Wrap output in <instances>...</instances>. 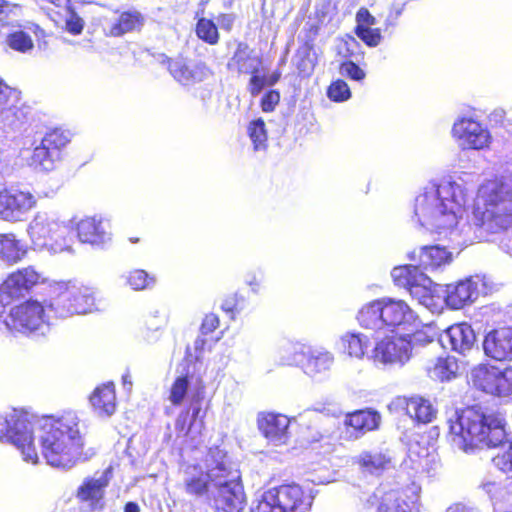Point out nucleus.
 Wrapping results in <instances>:
<instances>
[{
  "label": "nucleus",
  "mask_w": 512,
  "mask_h": 512,
  "mask_svg": "<svg viewBox=\"0 0 512 512\" xmlns=\"http://www.w3.org/2000/svg\"><path fill=\"white\" fill-rule=\"evenodd\" d=\"M460 437L464 448L480 445L496 446L501 442L504 425L499 413L488 412L481 405L464 407L457 417Z\"/></svg>",
  "instance_id": "nucleus-3"
},
{
  "label": "nucleus",
  "mask_w": 512,
  "mask_h": 512,
  "mask_svg": "<svg viewBox=\"0 0 512 512\" xmlns=\"http://www.w3.org/2000/svg\"><path fill=\"white\" fill-rule=\"evenodd\" d=\"M257 427L260 433L276 444L286 443L289 437L290 419L278 412L262 411L257 415Z\"/></svg>",
  "instance_id": "nucleus-18"
},
{
  "label": "nucleus",
  "mask_w": 512,
  "mask_h": 512,
  "mask_svg": "<svg viewBox=\"0 0 512 512\" xmlns=\"http://www.w3.org/2000/svg\"><path fill=\"white\" fill-rule=\"evenodd\" d=\"M390 460L382 453L365 452L360 455L358 464L369 473H379L383 471Z\"/></svg>",
  "instance_id": "nucleus-42"
},
{
  "label": "nucleus",
  "mask_w": 512,
  "mask_h": 512,
  "mask_svg": "<svg viewBox=\"0 0 512 512\" xmlns=\"http://www.w3.org/2000/svg\"><path fill=\"white\" fill-rule=\"evenodd\" d=\"M145 23L144 15L138 10H127L119 14L109 27L107 36L121 37L127 33L140 31Z\"/></svg>",
  "instance_id": "nucleus-30"
},
{
  "label": "nucleus",
  "mask_w": 512,
  "mask_h": 512,
  "mask_svg": "<svg viewBox=\"0 0 512 512\" xmlns=\"http://www.w3.org/2000/svg\"><path fill=\"white\" fill-rule=\"evenodd\" d=\"M247 133L255 150H259L267 146L268 133L266 124L262 118L252 120L248 124Z\"/></svg>",
  "instance_id": "nucleus-43"
},
{
  "label": "nucleus",
  "mask_w": 512,
  "mask_h": 512,
  "mask_svg": "<svg viewBox=\"0 0 512 512\" xmlns=\"http://www.w3.org/2000/svg\"><path fill=\"white\" fill-rule=\"evenodd\" d=\"M430 372L441 382L449 381L456 378L459 373L458 361L452 356L438 357Z\"/></svg>",
  "instance_id": "nucleus-38"
},
{
  "label": "nucleus",
  "mask_w": 512,
  "mask_h": 512,
  "mask_svg": "<svg viewBox=\"0 0 512 512\" xmlns=\"http://www.w3.org/2000/svg\"><path fill=\"white\" fill-rule=\"evenodd\" d=\"M381 299L374 300L363 306L358 312L359 324L366 329H381L385 327Z\"/></svg>",
  "instance_id": "nucleus-36"
},
{
  "label": "nucleus",
  "mask_w": 512,
  "mask_h": 512,
  "mask_svg": "<svg viewBox=\"0 0 512 512\" xmlns=\"http://www.w3.org/2000/svg\"><path fill=\"white\" fill-rule=\"evenodd\" d=\"M240 302L241 298L236 294H230L224 298L221 304V309L231 315V317L234 316V314L240 310Z\"/></svg>",
  "instance_id": "nucleus-53"
},
{
  "label": "nucleus",
  "mask_w": 512,
  "mask_h": 512,
  "mask_svg": "<svg viewBox=\"0 0 512 512\" xmlns=\"http://www.w3.org/2000/svg\"><path fill=\"white\" fill-rule=\"evenodd\" d=\"M340 73L348 78L356 81L365 78V72L353 61H344L339 67Z\"/></svg>",
  "instance_id": "nucleus-51"
},
{
  "label": "nucleus",
  "mask_w": 512,
  "mask_h": 512,
  "mask_svg": "<svg viewBox=\"0 0 512 512\" xmlns=\"http://www.w3.org/2000/svg\"><path fill=\"white\" fill-rule=\"evenodd\" d=\"M311 506V495L300 485L289 483L264 491L255 512H307Z\"/></svg>",
  "instance_id": "nucleus-5"
},
{
  "label": "nucleus",
  "mask_w": 512,
  "mask_h": 512,
  "mask_svg": "<svg viewBox=\"0 0 512 512\" xmlns=\"http://www.w3.org/2000/svg\"><path fill=\"white\" fill-rule=\"evenodd\" d=\"M327 96L333 102H344L351 97V91L344 80L337 79L328 86Z\"/></svg>",
  "instance_id": "nucleus-48"
},
{
  "label": "nucleus",
  "mask_w": 512,
  "mask_h": 512,
  "mask_svg": "<svg viewBox=\"0 0 512 512\" xmlns=\"http://www.w3.org/2000/svg\"><path fill=\"white\" fill-rule=\"evenodd\" d=\"M472 382L479 390L497 396L512 394V366L499 368L494 365L480 364L472 371Z\"/></svg>",
  "instance_id": "nucleus-10"
},
{
  "label": "nucleus",
  "mask_w": 512,
  "mask_h": 512,
  "mask_svg": "<svg viewBox=\"0 0 512 512\" xmlns=\"http://www.w3.org/2000/svg\"><path fill=\"white\" fill-rule=\"evenodd\" d=\"M127 283L133 290H144L154 285L155 277L143 269H135L128 274Z\"/></svg>",
  "instance_id": "nucleus-46"
},
{
  "label": "nucleus",
  "mask_w": 512,
  "mask_h": 512,
  "mask_svg": "<svg viewBox=\"0 0 512 512\" xmlns=\"http://www.w3.org/2000/svg\"><path fill=\"white\" fill-rule=\"evenodd\" d=\"M201 397L194 398L190 407L182 410L175 421V429L183 436H188L193 425L199 419V426H204L205 412H202L200 405Z\"/></svg>",
  "instance_id": "nucleus-32"
},
{
  "label": "nucleus",
  "mask_w": 512,
  "mask_h": 512,
  "mask_svg": "<svg viewBox=\"0 0 512 512\" xmlns=\"http://www.w3.org/2000/svg\"><path fill=\"white\" fill-rule=\"evenodd\" d=\"M89 402L99 416H111L117 408L116 389L113 382L98 385L89 396Z\"/></svg>",
  "instance_id": "nucleus-26"
},
{
  "label": "nucleus",
  "mask_w": 512,
  "mask_h": 512,
  "mask_svg": "<svg viewBox=\"0 0 512 512\" xmlns=\"http://www.w3.org/2000/svg\"><path fill=\"white\" fill-rule=\"evenodd\" d=\"M451 254L444 247L438 245L421 248L419 263L423 270L435 269L450 261Z\"/></svg>",
  "instance_id": "nucleus-37"
},
{
  "label": "nucleus",
  "mask_w": 512,
  "mask_h": 512,
  "mask_svg": "<svg viewBox=\"0 0 512 512\" xmlns=\"http://www.w3.org/2000/svg\"><path fill=\"white\" fill-rule=\"evenodd\" d=\"M4 323L10 331L33 333L46 323L45 306L34 299L25 300L9 309Z\"/></svg>",
  "instance_id": "nucleus-9"
},
{
  "label": "nucleus",
  "mask_w": 512,
  "mask_h": 512,
  "mask_svg": "<svg viewBox=\"0 0 512 512\" xmlns=\"http://www.w3.org/2000/svg\"><path fill=\"white\" fill-rule=\"evenodd\" d=\"M208 457L210 463L207 469L203 470L200 466H192L193 472L189 473L184 481V490L186 494L195 498L207 496L210 492V487L221 484L224 481L221 478L220 462L227 460V454L219 447H212L208 450Z\"/></svg>",
  "instance_id": "nucleus-7"
},
{
  "label": "nucleus",
  "mask_w": 512,
  "mask_h": 512,
  "mask_svg": "<svg viewBox=\"0 0 512 512\" xmlns=\"http://www.w3.org/2000/svg\"><path fill=\"white\" fill-rule=\"evenodd\" d=\"M319 30H320L319 25L312 24L307 29V36L311 37V38H314L315 36H317L319 34Z\"/></svg>",
  "instance_id": "nucleus-61"
},
{
  "label": "nucleus",
  "mask_w": 512,
  "mask_h": 512,
  "mask_svg": "<svg viewBox=\"0 0 512 512\" xmlns=\"http://www.w3.org/2000/svg\"><path fill=\"white\" fill-rule=\"evenodd\" d=\"M471 222L490 233L512 226V188L501 181L489 180L479 189L471 215Z\"/></svg>",
  "instance_id": "nucleus-2"
},
{
  "label": "nucleus",
  "mask_w": 512,
  "mask_h": 512,
  "mask_svg": "<svg viewBox=\"0 0 512 512\" xmlns=\"http://www.w3.org/2000/svg\"><path fill=\"white\" fill-rule=\"evenodd\" d=\"M356 26L355 35L368 47H376L382 41V32L380 28H373L376 24V18L366 7H360L355 16Z\"/></svg>",
  "instance_id": "nucleus-25"
},
{
  "label": "nucleus",
  "mask_w": 512,
  "mask_h": 512,
  "mask_svg": "<svg viewBox=\"0 0 512 512\" xmlns=\"http://www.w3.org/2000/svg\"><path fill=\"white\" fill-rule=\"evenodd\" d=\"M220 325V320L218 315L214 313H208L205 315V317L202 320L200 331L202 334H210L214 332L216 329H218Z\"/></svg>",
  "instance_id": "nucleus-54"
},
{
  "label": "nucleus",
  "mask_w": 512,
  "mask_h": 512,
  "mask_svg": "<svg viewBox=\"0 0 512 512\" xmlns=\"http://www.w3.org/2000/svg\"><path fill=\"white\" fill-rule=\"evenodd\" d=\"M166 64L172 77L184 86L200 83L212 74L210 69L203 62L190 66L183 58H168Z\"/></svg>",
  "instance_id": "nucleus-22"
},
{
  "label": "nucleus",
  "mask_w": 512,
  "mask_h": 512,
  "mask_svg": "<svg viewBox=\"0 0 512 512\" xmlns=\"http://www.w3.org/2000/svg\"><path fill=\"white\" fill-rule=\"evenodd\" d=\"M70 138L65 130L54 128L49 130L42 138L40 144L33 149L31 161L33 164L49 170L56 161L62 158Z\"/></svg>",
  "instance_id": "nucleus-12"
},
{
  "label": "nucleus",
  "mask_w": 512,
  "mask_h": 512,
  "mask_svg": "<svg viewBox=\"0 0 512 512\" xmlns=\"http://www.w3.org/2000/svg\"><path fill=\"white\" fill-rule=\"evenodd\" d=\"M297 70L302 77H308L314 70V62L310 59L308 51L305 57L301 58L297 63Z\"/></svg>",
  "instance_id": "nucleus-55"
},
{
  "label": "nucleus",
  "mask_w": 512,
  "mask_h": 512,
  "mask_svg": "<svg viewBox=\"0 0 512 512\" xmlns=\"http://www.w3.org/2000/svg\"><path fill=\"white\" fill-rule=\"evenodd\" d=\"M281 95L276 89L266 91L260 100V107L264 113L273 112L280 103Z\"/></svg>",
  "instance_id": "nucleus-49"
},
{
  "label": "nucleus",
  "mask_w": 512,
  "mask_h": 512,
  "mask_svg": "<svg viewBox=\"0 0 512 512\" xmlns=\"http://www.w3.org/2000/svg\"><path fill=\"white\" fill-rule=\"evenodd\" d=\"M483 349L487 357L496 361H512V329L497 328L486 334Z\"/></svg>",
  "instance_id": "nucleus-21"
},
{
  "label": "nucleus",
  "mask_w": 512,
  "mask_h": 512,
  "mask_svg": "<svg viewBox=\"0 0 512 512\" xmlns=\"http://www.w3.org/2000/svg\"><path fill=\"white\" fill-rule=\"evenodd\" d=\"M410 0H403L402 4L399 6V5H392L391 8H390V16L394 17V18H397L399 17L403 10H404V7L405 5L409 2Z\"/></svg>",
  "instance_id": "nucleus-58"
},
{
  "label": "nucleus",
  "mask_w": 512,
  "mask_h": 512,
  "mask_svg": "<svg viewBox=\"0 0 512 512\" xmlns=\"http://www.w3.org/2000/svg\"><path fill=\"white\" fill-rule=\"evenodd\" d=\"M45 281L43 275L32 266L17 269L8 275L0 288V304L4 306L8 297H19L29 293Z\"/></svg>",
  "instance_id": "nucleus-14"
},
{
  "label": "nucleus",
  "mask_w": 512,
  "mask_h": 512,
  "mask_svg": "<svg viewBox=\"0 0 512 512\" xmlns=\"http://www.w3.org/2000/svg\"><path fill=\"white\" fill-rule=\"evenodd\" d=\"M381 423V415L371 408L348 412L344 418V427L350 438L359 439L366 433L375 431Z\"/></svg>",
  "instance_id": "nucleus-20"
},
{
  "label": "nucleus",
  "mask_w": 512,
  "mask_h": 512,
  "mask_svg": "<svg viewBox=\"0 0 512 512\" xmlns=\"http://www.w3.org/2000/svg\"><path fill=\"white\" fill-rule=\"evenodd\" d=\"M221 478L224 480L217 484V493L214 504L217 512H241L245 504V494L239 483V471L234 469L229 458L220 462Z\"/></svg>",
  "instance_id": "nucleus-8"
},
{
  "label": "nucleus",
  "mask_w": 512,
  "mask_h": 512,
  "mask_svg": "<svg viewBox=\"0 0 512 512\" xmlns=\"http://www.w3.org/2000/svg\"><path fill=\"white\" fill-rule=\"evenodd\" d=\"M195 34L204 43L214 46L220 40V33L217 25L212 19L201 17L195 25Z\"/></svg>",
  "instance_id": "nucleus-41"
},
{
  "label": "nucleus",
  "mask_w": 512,
  "mask_h": 512,
  "mask_svg": "<svg viewBox=\"0 0 512 512\" xmlns=\"http://www.w3.org/2000/svg\"><path fill=\"white\" fill-rule=\"evenodd\" d=\"M382 310L385 327L412 325L418 320L417 314L403 300L382 298Z\"/></svg>",
  "instance_id": "nucleus-23"
},
{
  "label": "nucleus",
  "mask_w": 512,
  "mask_h": 512,
  "mask_svg": "<svg viewBox=\"0 0 512 512\" xmlns=\"http://www.w3.org/2000/svg\"><path fill=\"white\" fill-rule=\"evenodd\" d=\"M85 26L84 20L73 10H70L68 18L65 20V29L71 35H80Z\"/></svg>",
  "instance_id": "nucleus-52"
},
{
  "label": "nucleus",
  "mask_w": 512,
  "mask_h": 512,
  "mask_svg": "<svg viewBox=\"0 0 512 512\" xmlns=\"http://www.w3.org/2000/svg\"><path fill=\"white\" fill-rule=\"evenodd\" d=\"M36 427L41 454L48 465L71 468L84 458L85 439L76 411L42 415Z\"/></svg>",
  "instance_id": "nucleus-1"
},
{
  "label": "nucleus",
  "mask_w": 512,
  "mask_h": 512,
  "mask_svg": "<svg viewBox=\"0 0 512 512\" xmlns=\"http://www.w3.org/2000/svg\"><path fill=\"white\" fill-rule=\"evenodd\" d=\"M376 512H411L405 501H399L398 493L394 490L375 491L369 499Z\"/></svg>",
  "instance_id": "nucleus-34"
},
{
  "label": "nucleus",
  "mask_w": 512,
  "mask_h": 512,
  "mask_svg": "<svg viewBox=\"0 0 512 512\" xmlns=\"http://www.w3.org/2000/svg\"><path fill=\"white\" fill-rule=\"evenodd\" d=\"M281 78L280 71H274L269 77H266L267 86L275 85Z\"/></svg>",
  "instance_id": "nucleus-59"
},
{
  "label": "nucleus",
  "mask_w": 512,
  "mask_h": 512,
  "mask_svg": "<svg viewBox=\"0 0 512 512\" xmlns=\"http://www.w3.org/2000/svg\"><path fill=\"white\" fill-rule=\"evenodd\" d=\"M6 43L10 49L20 53H26L34 47L31 36L22 30L9 33L6 36Z\"/></svg>",
  "instance_id": "nucleus-44"
},
{
  "label": "nucleus",
  "mask_w": 512,
  "mask_h": 512,
  "mask_svg": "<svg viewBox=\"0 0 512 512\" xmlns=\"http://www.w3.org/2000/svg\"><path fill=\"white\" fill-rule=\"evenodd\" d=\"M391 276L396 286L405 288L415 296L427 290L431 284V280L424 274L420 263L396 266L393 268Z\"/></svg>",
  "instance_id": "nucleus-19"
},
{
  "label": "nucleus",
  "mask_w": 512,
  "mask_h": 512,
  "mask_svg": "<svg viewBox=\"0 0 512 512\" xmlns=\"http://www.w3.org/2000/svg\"><path fill=\"white\" fill-rule=\"evenodd\" d=\"M442 341L451 350L463 354L474 346L476 336L469 324L457 323L445 330Z\"/></svg>",
  "instance_id": "nucleus-24"
},
{
  "label": "nucleus",
  "mask_w": 512,
  "mask_h": 512,
  "mask_svg": "<svg viewBox=\"0 0 512 512\" xmlns=\"http://www.w3.org/2000/svg\"><path fill=\"white\" fill-rule=\"evenodd\" d=\"M218 20L225 29L229 30L233 24L234 18L230 14L223 13L218 16Z\"/></svg>",
  "instance_id": "nucleus-57"
},
{
  "label": "nucleus",
  "mask_w": 512,
  "mask_h": 512,
  "mask_svg": "<svg viewBox=\"0 0 512 512\" xmlns=\"http://www.w3.org/2000/svg\"><path fill=\"white\" fill-rule=\"evenodd\" d=\"M191 374L187 371L175 377L169 388V402L178 407L185 401L189 386H190Z\"/></svg>",
  "instance_id": "nucleus-40"
},
{
  "label": "nucleus",
  "mask_w": 512,
  "mask_h": 512,
  "mask_svg": "<svg viewBox=\"0 0 512 512\" xmlns=\"http://www.w3.org/2000/svg\"><path fill=\"white\" fill-rule=\"evenodd\" d=\"M478 295L475 283L471 280L459 281L447 286L445 301L452 309H461L472 303Z\"/></svg>",
  "instance_id": "nucleus-29"
},
{
  "label": "nucleus",
  "mask_w": 512,
  "mask_h": 512,
  "mask_svg": "<svg viewBox=\"0 0 512 512\" xmlns=\"http://www.w3.org/2000/svg\"><path fill=\"white\" fill-rule=\"evenodd\" d=\"M109 479L102 476L99 479L86 478L78 487L76 496L82 502H88L91 510L104 508V489L108 486Z\"/></svg>",
  "instance_id": "nucleus-27"
},
{
  "label": "nucleus",
  "mask_w": 512,
  "mask_h": 512,
  "mask_svg": "<svg viewBox=\"0 0 512 512\" xmlns=\"http://www.w3.org/2000/svg\"><path fill=\"white\" fill-rule=\"evenodd\" d=\"M261 62V59L254 54V50L247 42L236 41V48L229 58L226 67L229 71L238 75L248 74Z\"/></svg>",
  "instance_id": "nucleus-28"
},
{
  "label": "nucleus",
  "mask_w": 512,
  "mask_h": 512,
  "mask_svg": "<svg viewBox=\"0 0 512 512\" xmlns=\"http://www.w3.org/2000/svg\"><path fill=\"white\" fill-rule=\"evenodd\" d=\"M36 206L34 195L28 191L13 188L0 190V219L16 222Z\"/></svg>",
  "instance_id": "nucleus-13"
},
{
  "label": "nucleus",
  "mask_w": 512,
  "mask_h": 512,
  "mask_svg": "<svg viewBox=\"0 0 512 512\" xmlns=\"http://www.w3.org/2000/svg\"><path fill=\"white\" fill-rule=\"evenodd\" d=\"M28 233L41 247L61 249L66 244V227L54 220L35 219L29 225Z\"/></svg>",
  "instance_id": "nucleus-16"
},
{
  "label": "nucleus",
  "mask_w": 512,
  "mask_h": 512,
  "mask_svg": "<svg viewBox=\"0 0 512 512\" xmlns=\"http://www.w3.org/2000/svg\"><path fill=\"white\" fill-rule=\"evenodd\" d=\"M412 348L409 335L394 334L377 343L374 355L384 364H404L410 359Z\"/></svg>",
  "instance_id": "nucleus-15"
},
{
  "label": "nucleus",
  "mask_w": 512,
  "mask_h": 512,
  "mask_svg": "<svg viewBox=\"0 0 512 512\" xmlns=\"http://www.w3.org/2000/svg\"><path fill=\"white\" fill-rule=\"evenodd\" d=\"M58 317L87 314L97 310V298L88 287L66 290L60 293L48 306Z\"/></svg>",
  "instance_id": "nucleus-11"
},
{
  "label": "nucleus",
  "mask_w": 512,
  "mask_h": 512,
  "mask_svg": "<svg viewBox=\"0 0 512 512\" xmlns=\"http://www.w3.org/2000/svg\"><path fill=\"white\" fill-rule=\"evenodd\" d=\"M124 512H140V507L136 502L129 501L124 505Z\"/></svg>",
  "instance_id": "nucleus-60"
},
{
  "label": "nucleus",
  "mask_w": 512,
  "mask_h": 512,
  "mask_svg": "<svg viewBox=\"0 0 512 512\" xmlns=\"http://www.w3.org/2000/svg\"><path fill=\"white\" fill-rule=\"evenodd\" d=\"M18 7V4L10 3L7 0H0V20L7 18L9 13H11L14 8Z\"/></svg>",
  "instance_id": "nucleus-56"
},
{
  "label": "nucleus",
  "mask_w": 512,
  "mask_h": 512,
  "mask_svg": "<svg viewBox=\"0 0 512 512\" xmlns=\"http://www.w3.org/2000/svg\"><path fill=\"white\" fill-rule=\"evenodd\" d=\"M26 253V246L16 238L14 233L0 234V258L3 261L15 264L21 261Z\"/></svg>",
  "instance_id": "nucleus-35"
},
{
  "label": "nucleus",
  "mask_w": 512,
  "mask_h": 512,
  "mask_svg": "<svg viewBox=\"0 0 512 512\" xmlns=\"http://www.w3.org/2000/svg\"><path fill=\"white\" fill-rule=\"evenodd\" d=\"M493 465L503 473L512 472V438L508 443H503L492 457Z\"/></svg>",
  "instance_id": "nucleus-45"
},
{
  "label": "nucleus",
  "mask_w": 512,
  "mask_h": 512,
  "mask_svg": "<svg viewBox=\"0 0 512 512\" xmlns=\"http://www.w3.org/2000/svg\"><path fill=\"white\" fill-rule=\"evenodd\" d=\"M406 414L417 423H430L436 415L431 403L422 397H403L400 399Z\"/></svg>",
  "instance_id": "nucleus-33"
},
{
  "label": "nucleus",
  "mask_w": 512,
  "mask_h": 512,
  "mask_svg": "<svg viewBox=\"0 0 512 512\" xmlns=\"http://www.w3.org/2000/svg\"><path fill=\"white\" fill-rule=\"evenodd\" d=\"M369 346V340L359 333H347L341 337V347L349 357L362 358Z\"/></svg>",
  "instance_id": "nucleus-39"
},
{
  "label": "nucleus",
  "mask_w": 512,
  "mask_h": 512,
  "mask_svg": "<svg viewBox=\"0 0 512 512\" xmlns=\"http://www.w3.org/2000/svg\"><path fill=\"white\" fill-rule=\"evenodd\" d=\"M204 345H205V340L204 339H197L195 341V349L196 350H203L204 349Z\"/></svg>",
  "instance_id": "nucleus-62"
},
{
  "label": "nucleus",
  "mask_w": 512,
  "mask_h": 512,
  "mask_svg": "<svg viewBox=\"0 0 512 512\" xmlns=\"http://www.w3.org/2000/svg\"><path fill=\"white\" fill-rule=\"evenodd\" d=\"M0 439H7L21 453L24 461L37 464L39 455L33 428L28 419L19 414L0 415Z\"/></svg>",
  "instance_id": "nucleus-6"
},
{
  "label": "nucleus",
  "mask_w": 512,
  "mask_h": 512,
  "mask_svg": "<svg viewBox=\"0 0 512 512\" xmlns=\"http://www.w3.org/2000/svg\"><path fill=\"white\" fill-rule=\"evenodd\" d=\"M129 241L133 244H136L140 241L139 237H129Z\"/></svg>",
  "instance_id": "nucleus-64"
},
{
  "label": "nucleus",
  "mask_w": 512,
  "mask_h": 512,
  "mask_svg": "<svg viewBox=\"0 0 512 512\" xmlns=\"http://www.w3.org/2000/svg\"><path fill=\"white\" fill-rule=\"evenodd\" d=\"M465 203V194L459 185L452 182L431 184L415 198L414 213L419 220L456 216Z\"/></svg>",
  "instance_id": "nucleus-4"
},
{
  "label": "nucleus",
  "mask_w": 512,
  "mask_h": 512,
  "mask_svg": "<svg viewBox=\"0 0 512 512\" xmlns=\"http://www.w3.org/2000/svg\"><path fill=\"white\" fill-rule=\"evenodd\" d=\"M452 136L466 149L480 150L488 147L490 134L482 124L472 118H461L452 127Z\"/></svg>",
  "instance_id": "nucleus-17"
},
{
  "label": "nucleus",
  "mask_w": 512,
  "mask_h": 512,
  "mask_svg": "<svg viewBox=\"0 0 512 512\" xmlns=\"http://www.w3.org/2000/svg\"><path fill=\"white\" fill-rule=\"evenodd\" d=\"M122 382H123L124 385H126V384L131 385L132 384V382H131V375H130L129 372L125 373L122 376Z\"/></svg>",
  "instance_id": "nucleus-63"
},
{
  "label": "nucleus",
  "mask_w": 512,
  "mask_h": 512,
  "mask_svg": "<svg viewBox=\"0 0 512 512\" xmlns=\"http://www.w3.org/2000/svg\"><path fill=\"white\" fill-rule=\"evenodd\" d=\"M248 74L251 75L248 83V91L251 96L255 97L267 86L266 77L259 75L258 66L252 69Z\"/></svg>",
  "instance_id": "nucleus-50"
},
{
  "label": "nucleus",
  "mask_w": 512,
  "mask_h": 512,
  "mask_svg": "<svg viewBox=\"0 0 512 512\" xmlns=\"http://www.w3.org/2000/svg\"><path fill=\"white\" fill-rule=\"evenodd\" d=\"M77 237L82 243L91 245L102 244L105 241L106 232L101 220L96 217H85L76 225Z\"/></svg>",
  "instance_id": "nucleus-31"
},
{
  "label": "nucleus",
  "mask_w": 512,
  "mask_h": 512,
  "mask_svg": "<svg viewBox=\"0 0 512 512\" xmlns=\"http://www.w3.org/2000/svg\"><path fill=\"white\" fill-rule=\"evenodd\" d=\"M21 92L8 86L0 78V110H11L19 102Z\"/></svg>",
  "instance_id": "nucleus-47"
}]
</instances>
